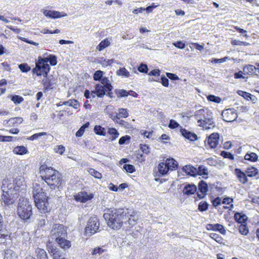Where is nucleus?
<instances>
[{"mask_svg": "<svg viewBox=\"0 0 259 259\" xmlns=\"http://www.w3.org/2000/svg\"><path fill=\"white\" fill-rule=\"evenodd\" d=\"M39 173L42 179L51 189L59 190L62 182V177L58 171L46 165H41L39 167Z\"/></svg>", "mask_w": 259, "mask_h": 259, "instance_id": "f257e3e1", "label": "nucleus"}, {"mask_svg": "<svg viewBox=\"0 0 259 259\" xmlns=\"http://www.w3.org/2000/svg\"><path fill=\"white\" fill-rule=\"evenodd\" d=\"M126 214L122 208L108 209L104 213L103 217L108 227L113 230H118L121 227Z\"/></svg>", "mask_w": 259, "mask_h": 259, "instance_id": "f03ea898", "label": "nucleus"}, {"mask_svg": "<svg viewBox=\"0 0 259 259\" xmlns=\"http://www.w3.org/2000/svg\"><path fill=\"white\" fill-rule=\"evenodd\" d=\"M50 236L61 248H69L71 246L70 242L66 239L67 230L63 225H54L51 231Z\"/></svg>", "mask_w": 259, "mask_h": 259, "instance_id": "7ed1b4c3", "label": "nucleus"}, {"mask_svg": "<svg viewBox=\"0 0 259 259\" xmlns=\"http://www.w3.org/2000/svg\"><path fill=\"white\" fill-rule=\"evenodd\" d=\"M194 115L200 126L206 129L210 128L209 126H214L212 112L208 108H203L196 111Z\"/></svg>", "mask_w": 259, "mask_h": 259, "instance_id": "20e7f679", "label": "nucleus"}, {"mask_svg": "<svg viewBox=\"0 0 259 259\" xmlns=\"http://www.w3.org/2000/svg\"><path fill=\"white\" fill-rule=\"evenodd\" d=\"M17 214L21 219L24 221L30 219L32 215V205L27 199H19L17 207Z\"/></svg>", "mask_w": 259, "mask_h": 259, "instance_id": "39448f33", "label": "nucleus"}, {"mask_svg": "<svg viewBox=\"0 0 259 259\" xmlns=\"http://www.w3.org/2000/svg\"><path fill=\"white\" fill-rule=\"evenodd\" d=\"M50 69L49 65L46 63L45 59L39 56L37 61L35 62V67L33 68L32 72L37 76L43 75L44 77H47Z\"/></svg>", "mask_w": 259, "mask_h": 259, "instance_id": "423d86ee", "label": "nucleus"}, {"mask_svg": "<svg viewBox=\"0 0 259 259\" xmlns=\"http://www.w3.org/2000/svg\"><path fill=\"white\" fill-rule=\"evenodd\" d=\"M101 84H97L96 85V89L97 93V96L99 98L103 97L106 94V90H109L113 89V87L110 82L109 80L106 77H103L100 80Z\"/></svg>", "mask_w": 259, "mask_h": 259, "instance_id": "0eeeda50", "label": "nucleus"}, {"mask_svg": "<svg viewBox=\"0 0 259 259\" xmlns=\"http://www.w3.org/2000/svg\"><path fill=\"white\" fill-rule=\"evenodd\" d=\"M99 221L97 217H91L88 221L87 225L85 228V232L89 235L95 234L99 229Z\"/></svg>", "mask_w": 259, "mask_h": 259, "instance_id": "6e6552de", "label": "nucleus"}, {"mask_svg": "<svg viewBox=\"0 0 259 259\" xmlns=\"http://www.w3.org/2000/svg\"><path fill=\"white\" fill-rule=\"evenodd\" d=\"M48 250L53 259H67L66 249L47 245Z\"/></svg>", "mask_w": 259, "mask_h": 259, "instance_id": "1a4fd4ad", "label": "nucleus"}, {"mask_svg": "<svg viewBox=\"0 0 259 259\" xmlns=\"http://www.w3.org/2000/svg\"><path fill=\"white\" fill-rule=\"evenodd\" d=\"M34 200L35 206L40 212L46 214L49 211L50 205L47 196H45L44 198L40 197Z\"/></svg>", "mask_w": 259, "mask_h": 259, "instance_id": "9d476101", "label": "nucleus"}, {"mask_svg": "<svg viewBox=\"0 0 259 259\" xmlns=\"http://www.w3.org/2000/svg\"><path fill=\"white\" fill-rule=\"evenodd\" d=\"M223 119L226 122H232L238 117L237 111L234 108H229L222 112Z\"/></svg>", "mask_w": 259, "mask_h": 259, "instance_id": "9b49d317", "label": "nucleus"}, {"mask_svg": "<svg viewBox=\"0 0 259 259\" xmlns=\"http://www.w3.org/2000/svg\"><path fill=\"white\" fill-rule=\"evenodd\" d=\"M13 182L15 185L14 190L16 191H19V190L21 191L26 190V185L25 182V179L23 177H17L13 181Z\"/></svg>", "mask_w": 259, "mask_h": 259, "instance_id": "f8f14e48", "label": "nucleus"}, {"mask_svg": "<svg viewBox=\"0 0 259 259\" xmlns=\"http://www.w3.org/2000/svg\"><path fill=\"white\" fill-rule=\"evenodd\" d=\"M32 194L34 200L37 199L39 198H45L46 194L43 191L42 188L40 184L38 183H34L33 185Z\"/></svg>", "mask_w": 259, "mask_h": 259, "instance_id": "ddd939ff", "label": "nucleus"}, {"mask_svg": "<svg viewBox=\"0 0 259 259\" xmlns=\"http://www.w3.org/2000/svg\"><path fill=\"white\" fill-rule=\"evenodd\" d=\"M198 188L199 191L197 193V197L199 199L204 198L208 190L207 183L201 180L198 183Z\"/></svg>", "mask_w": 259, "mask_h": 259, "instance_id": "4468645a", "label": "nucleus"}, {"mask_svg": "<svg viewBox=\"0 0 259 259\" xmlns=\"http://www.w3.org/2000/svg\"><path fill=\"white\" fill-rule=\"evenodd\" d=\"M74 199L76 201H79L82 203H85L87 201L91 200L94 195L93 194H88L87 192L84 191H81L78 194L74 195Z\"/></svg>", "mask_w": 259, "mask_h": 259, "instance_id": "2eb2a0df", "label": "nucleus"}, {"mask_svg": "<svg viewBox=\"0 0 259 259\" xmlns=\"http://www.w3.org/2000/svg\"><path fill=\"white\" fill-rule=\"evenodd\" d=\"M219 140V135L217 133H212L208 137L207 139L205 140V144H207L209 147L211 148H215L218 143Z\"/></svg>", "mask_w": 259, "mask_h": 259, "instance_id": "dca6fc26", "label": "nucleus"}, {"mask_svg": "<svg viewBox=\"0 0 259 259\" xmlns=\"http://www.w3.org/2000/svg\"><path fill=\"white\" fill-rule=\"evenodd\" d=\"M42 13L47 17L53 19L64 17L67 16V14L64 12H59L56 11L44 10Z\"/></svg>", "mask_w": 259, "mask_h": 259, "instance_id": "f3484780", "label": "nucleus"}, {"mask_svg": "<svg viewBox=\"0 0 259 259\" xmlns=\"http://www.w3.org/2000/svg\"><path fill=\"white\" fill-rule=\"evenodd\" d=\"M3 192V194L2 195V203H4L5 205L8 206L13 204L15 200L12 196V194H11L9 191L4 190Z\"/></svg>", "mask_w": 259, "mask_h": 259, "instance_id": "a211bd4d", "label": "nucleus"}, {"mask_svg": "<svg viewBox=\"0 0 259 259\" xmlns=\"http://www.w3.org/2000/svg\"><path fill=\"white\" fill-rule=\"evenodd\" d=\"M243 74L245 75L258 76L257 67L252 65L248 64L245 65L243 68Z\"/></svg>", "mask_w": 259, "mask_h": 259, "instance_id": "6ab92c4d", "label": "nucleus"}, {"mask_svg": "<svg viewBox=\"0 0 259 259\" xmlns=\"http://www.w3.org/2000/svg\"><path fill=\"white\" fill-rule=\"evenodd\" d=\"M180 132L182 136L190 141H195L197 140L198 137L195 134L191 133L185 128H182V127H181Z\"/></svg>", "mask_w": 259, "mask_h": 259, "instance_id": "aec40b11", "label": "nucleus"}, {"mask_svg": "<svg viewBox=\"0 0 259 259\" xmlns=\"http://www.w3.org/2000/svg\"><path fill=\"white\" fill-rule=\"evenodd\" d=\"M106 251L103 247H97L90 250L89 255H92L91 259H96Z\"/></svg>", "mask_w": 259, "mask_h": 259, "instance_id": "412c9836", "label": "nucleus"}, {"mask_svg": "<svg viewBox=\"0 0 259 259\" xmlns=\"http://www.w3.org/2000/svg\"><path fill=\"white\" fill-rule=\"evenodd\" d=\"M206 229L208 230H213L218 231L222 234L225 235L226 234V230L224 227L220 224H208L206 226Z\"/></svg>", "mask_w": 259, "mask_h": 259, "instance_id": "4be33fe9", "label": "nucleus"}, {"mask_svg": "<svg viewBox=\"0 0 259 259\" xmlns=\"http://www.w3.org/2000/svg\"><path fill=\"white\" fill-rule=\"evenodd\" d=\"M197 191V187L193 184H187L183 190L184 194L187 196L194 194Z\"/></svg>", "mask_w": 259, "mask_h": 259, "instance_id": "5701e85b", "label": "nucleus"}, {"mask_svg": "<svg viewBox=\"0 0 259 259\" xmlns=\"http://www.w3.org/2000/svg\"><path fill=\"white\" fill-rule=\"evenodd\" d=\"M9 232L6 229L3 216L0 213V239H5L8 236Z\"/></svg>", "mask_w": 259, "mask_h": 259, "instance_id": "b1692460", "label": "nucleus"}, {"mask_svg": "<svg viewBox=\"0 0 259 259\" xmlns=\"http://www.w3.org/2000/svg\"><path fill=\"white\" fill-rule=\"evenodd\" d=\"M235 173L240 183L245 184L247 182L248 179L247 178L246 174L242 171L240 169L235 168Z\"/></svg>", "mask_w": 259, "mask_h": 259, "instance_id": "393cba45", "label": "nucleus"}, {"mask_svg": "<svg viewBox=\"0 0 259 259\" xmlns=\"http://www.w3.org/2000/svg\"><path fill=\"white\" fill-rule=\"evenodd\" d=\"M183 170L187 175L191 176L194 177L197 175V168L190 165H187L184 166Z\"/></svg>", "mask_w": 259, "mask_h": 259, "instance_id": "a878e982", "label": "nucleus"}, {"mask_svg": "<svg viewBox=\"0 0 259 259\" xmlns=\"http://www.w3.org/2000/svg\"><path fill=\"white\" fill-rule=\"evenodd\" d=\"M234 219L239 224H245L247 220V217L241 212H236L234 214Z\"/></svg>", "mask_w": 259, "mask_h": 259, "instance_id": "bb28decb", "label": "nucleus"}, {"mask_svg": "<svg viewBox=\"0 0 259 259\" xmlns=\"http://www.w3.org/2000/svg\"><path fill=\"white\" fill-rule=\"evenodd\" d=\"M15 186L14 183L13 184L8 182V180H4L3 182L2 189L3 191H9L11 194H12V192L13 191L14 187Z\"/></svg>", "mask_w": 259, "mask_h": 259, "instance_id": "cd10ccee", "label": "nucleus"}, {"mask_svg": "<svg viewBox=\"0 0 259 259\" xmlns=\"http://www.w3.org/2000/svg\"><path fill=\"white\" fill-rule=\"evenodd\" d=\"M238 94L239 95L242 96L246 100L248 101H251L253 102H254L256 99L254 96L244 91H238Z\"/></svg>", "mask_w": 259, "mask_h": 259, "instance_id": "c85d7f7f", "label": "nucleus"}, {"mask_svg": "<svg viewBox=\"0 0 259 259\" xmlns=\"http://www.w3.org/2000/svg\"><path fill=\"white\" fill-rule=\"evenodd\" d=\"M35 252L38 259H49L48 254L44 249L38 247Z\"/></svg>", "mask_w": 259, "mask_h": 259, "instance_id": "c756f323", "label": "nucleus"}, {"mask_svg": "<svg viewBox=\"0 0 259 259\" xmlns=\"http://www.w3.org/2000/svg\"><path fill=\"white\" fill-rule=\"evenodd\" d=\"M107 133L111 136L110 138L111 141L115 140L119 135L118 132L115 128L113 127L108 128Z\"/></svg>", "mask_w": 259, "mask_h": 259, "instance_id": "7c9ffc66", "label": "nucleus"}, {"mask_svg": "<svg viewBox=\"0 0 259 259\" xmlns=\"http://www.w3.org/2000/svg\"><path fill=\"white\" fill-rule=\"evenodd\" d=\"M43 58L45 59L46 63L49 62L50 64L52 66H55L57 63V57L54 55H49Z\"/></svg>", "mask_w": 259, "mask_h": 259, "instance_id": "2f4dec72", "label": "nucleus"}, {"mask_svg": "<svg viewBox=\"0 0 259 259\" xmlns=\"http://www.w3.org/2000/svg\"><path fill=\"white\" fill-rule=\"evenodd\" d=\"M23 120V118L21 117L11 118L8 120H5L4 124L5 125L9 124V125H13L15 123L20 124L22 122Z\"/></svg>", "mask_w": 259, "mask_h": 259, "instance_id": "473e14b6", "label": "nucleus"}, {"mask_svg": "<svg viewBox=\"0 0 259 259\" xmlns=\"http://www.w3.org/2000/svg\"><path fill=\"white\" fill-rule=\"evenodd\" d=\"M158 171L162 176L166 175L169 169L165 162H160L158 166Z\"/></svg>", "mask_w": 259, "mask_h": 259, "instance_id": "72a5a7b5", "label": "nucleus"}, {"mask_svg": "<svg viewBox=\"0 0 259 259\" xmlns=\"http://www.w3.org/2000/svg\"><path fill=\"white\" fill-rule=\"evenodd\" d=\"M169 170H173L178 166V162L174 158H168L165 162Z\"/></svg>", "mask_w": 259, "mask_h": 259, "instance_id": "f704fd0d", "label": "nucleus"}, {"mask_svg": "<svg viewBox=\"0 0 259 259\" xmlns=\"http://www.w3.org/2000/svg\"><path fill=\"white\" fill-rule=\"evenodd\" d=\"M62 105L71 106L74 109H77L79 106V103L77 100L71 99L67 101L63 102Z\"/></svg>", "mask_w": 259, "mask_h": 259, "instance_id": "c9c22d12", "label": "nucleus"}, {"mask_svg": "<svg viewBox=\"0 0 259 259\" xmlns=\"http://www.w3.org/2000/svg\"><path fill=\"white\" fill-rule=\"evenodd\" d=\"M110 44V40L106 38L100 42V44L97 46V49L99 51H102L104 49L108 47Z\"/></svg>", "mask_w": 259, "mask_h": 259, "instance_id": "e433bc0d", "label": "nucleus"}, {"mask_svg": "<svg viewBox=\"0 0 259 259\" xmlns=\"http://www.w3.org/2000/svg\"><path fill=\"white\" fill-rule=\"evenodd\" d=\"M4 259H18V256L12 250L7 249L5 252Z\"/></svg>", "mask_w": 259, "mask_h": 259, "instance_id": "4c0bfd02", "label": "nucleus"}, {"mask_svg": "<svg viewBox=\"0 0 259 259\" xmlns=\"http://www.w3.org/2000/svg\"><path fill=\"white\" fill-rule=\"evenodd\" d=\"M258 156L254 152L247 153L244 156V159L250 161L251 162H255L257 161Z\"/></svg>", "mask_w": 259, "mask_h": 259, "instance_id": "58836bf2", "label": "nucleus"}, {"mask_svg": "<svg viewBox=\"0 0 259 259\" xmlns=\"http://www.w3.org/2000/svg\"><path fill=\"white\" fill-rule=\"evenodd\" d=\"M27 152L26 148L23 146H17L13 150V152L18 155H23L27 153Z\"/></svg>", "mask_w": 259, "mask_h": 259, "instance_id": "ea45409f", "label": "nucleus"}, {"mask_svg": "<svg viewBox=\"0 0 259 259\" xmlns=\"http://www.w3.org/2000/svg\"><path fill=\"white\" fill-rule=\"evenodd\" d=\"M247 176L249 177H252L255 176L257 172V169L253 166L248 167L246 170Z\"/></svg>", "mask_w": 259, "mask_h": 259, "instance_id": "a19ab883", "label": "nucleus"}, {"mask_svg": "<svg viewBox=\"0 0 259 259\" xmlns=\"http://www.w3.org/2000/svg\"><path fill=\"white\" fill-rule=\"evenodd\" d=\"M94 132L97 135L100 136H105L106 132L105 129L102 126L99 125H96L94 127Z\"/></svg>", "mask_w": 259, "mask_h": 259, "instance_id": "79ce46f5", "label": "nucleus"}, {"mask_svg": "<svg viewBox=\"0 0 259 259\" xmlns=\"http://www.w3.org/2000/svg\"><path fill=\"white\" fill-rule=\"evenodd\" d=\"M208 174V169L206 167L203 165H200L197 168V174L198 175H206L207 176Z\"/></svg>", "mask_w": 259, "mask_h": 259, "instance_id": "37998d69", "label": "nucleus"}, {"mask_svg": "<svg viewBox=\"0 0 259 259\" xmlns=\"http://www.w3.org/2000/svg\"><path fill=\"white\" fill-rule=\"evenodd\" d=\"M10 97L11 101H12L16 105L19 104L24 101V99L22 97L19 95H10Z\"/></svg>", "mask_w": 259, "mask_h": 259, "instance_id": "c03bdc74", "label": "nucleus"}, {"mask_svg": "<svg viewBox=\"0 0 259 259\" xmlns=\"http://www.w3.org/2000/svg\"><path fill=\"white\" fill-rule=\"evenodd\" d=\"M45 78L42 80V83L45 87V91H48L51 89L52 83L51 80L47 77H44Z\"/></svg>", "mask_w": 259, "mask_h": 259, "instance_id": "a18cd8bd", "label": "nucleus"}, {"mask_svg": "<svg viewBox=\"0 0 259 259\" xmlns=\"http://www.w3.org/2000/svg\"><path fill=\"white\" fill-rule=\"evenodd\" d=\"M89 125H90L89 122H87L85 124H84L83 125H82L80 127V128L76 132V134H75L76 136L77 137H81L83 135V134L85 131V130L89 127Z\"/></svg>", "mask_w": 259, "mask_h": 259, "instance_id": "49530a36", "label": "nucleus"}, {"mask_svg": "<svg viewBox=\"0 0 259 259\" xmlns=\"http://www.w3.org/2000/svg\"><path fill=\"white\" fill-rule=\"evenodd\" d=\"M115 92L119 98L127 97L129 95V93L125 90L116 89Z\"/></svg>", "mask_w": 259, "mask_h": 259, "instance_id": "de8ad7c7", "label": "nucleus"}, {"mask_svg": "<svg viewBox=\"0 0 259 259\" xmlns=\"http://www.w3.org/2000/svg\"><path fill=\"white\" fill-rule=\"evenodd\" d=\"M208 204L206 201H201L198 204V210L203 212L208 209Z\"/></svg>", "mask_w": 259, "mask_h": 259, "instance_id": "09e8293b", "label": "nucleus"}, {"mask_svg": "<svg viewBox=\"0 0 259 259\" xmlns=\"http://www.w3.org/2000/svg\"><path fill=\"white\" fill-rule=\"evenodd\" d=\"M104 72L101 70L96 71L93 75L94 79L95 81H100L103 77Z\"/></svg>", "mask_w": 259, "mask_h": 259, "instance_id": "8fccbe9b", "label": "nucleus"}, {"mask_svg": "<svg viewBox=\"0 0 259 259\" xmlns=\"http://www.w3.org/2000/svg\"><path fill=\"white\" fill-rule=\"evenodd\" d=\"M118 75L124 76L125 77L130 76V72L125 68H120L116 72Z\"/></svg>", "mask_w": 259, "mask_h": 259, "instance_id": "3c124183", "label": "nucleus"}, {"mask_svg": "<svg viewBox=\"0 0 259 259\" xmlns=\"http://www.w3.org/2000/svg\"><path fill=\"white\" fill-rule=\"evenodd\" d=\"M89 172L91 176L94 177L95 178H97V179H101L102 178L101 174L93 168H90L89 169Z\"/></svg>", "mask_w": 259, "mask_h": 259, "instance_id": "603ef678", "label": "nucleus"}, {"mask_svg": "<svg viewBox=\"0 0 259 259\" xmlns=\"http://www.w3.org/2000/svg\"><path fill=\"white\" fill-rule=\"evenodd\" d=\"M207 99L208 101L216 103H219L221 101V99L219 97H217L212 95H209L207 97Z\"/></svg>", "mask_w": 259, "mask_h": 259, "instance_id": "864d4df0", "label": "nucleus"}, {"mask_svg": "<svg viewBox=\"0 0 259 259\" xmlns=\"http://www.w3.org/2000/svg\"><path fill=\"white\" fill-rule=\"evenodd\" d=\"M239 232L243 235H246L248 233V229L246 224H241L239 227Z\"/></svg>", "mask_w": 259, "mask_h": 259, "instance_id": "5fc2aeb1", "label": "nucleus"}, {"mask_svg": "<svg viewBox=\"0 0 259 259\" xmlns=\"http://www.w3.org/2000/svg\"><path fill=\"white\" fill-rule=\"evenodd\" d=\"M119 112L117 113V115L122 118H126L128 116L127 109L124 108H120L118 110Z\"/></svg>", "mask_w": 259, "mask_h": 259, "instance_id": "6e6d98bb", "label": "nucleus"}, {"mask_svg": "<svg viewBox=\"0 0 259 259\" xmlns=\"http://www.w3.org/2000/svg\"><path fill=\"white\" fill-rule=\"evenodd\" d=\"M19 68L23 72H27L30 70V67L26 63H22L19 65Z\"/></svg>", "mask_w": 259, "mask_h": 259, "instance_id": "4d7b16f0", "label": "nucleus"}, {"mask_svg": "<svg viewBox=\"0 0 259 259\" xmlns=\"http://www.w3.org/2000/svg\"><path fill=\"white\" fill-rule=\"evenodd\" d=\"M47 135V133L46 132H41L38 133L36 134H34L30 137L28 138V140L30 141H33L35 139H38V138L43 136H46Z\"/></svg>", "mask_w": 259, "mask_h": 259, "instance_id": "13d9d810", "label": "nucleus"}, {"mask_svg": "<svg viewBox=\"0 0 259 259\" xmlns=\"http://www.w3.org/2000/svg\"><path fill=\"white\" fill-rule=\"evenodd\" d=\"M221 155L225 158H228L230 160H233L234 158V155L226 151H222Z\"/></svg>", "mask_w": 259, "mask_h": 259, "instance_id": "bf43d9fd", "label": "nucleus"}, {"mask_svg": "<svg viewBox=\"0 0 259 259\" xmlns=\"http://www.w3.org/2000/svg\"><path fill=\"white\" fill-rule=\"evenodd\" d=\"M65 150V147L62 145H57L54 149V150L56 153L61 155L64 153Z\"/></svg>", "mask_w": 259, "mask_h": 259, "instance_id": "052dcab7", "label": "nucleus"}, {"mask_svg": "<svg viewBox=\"0 0 259 259\" xmlns=\"http://www.w3.org/2000/svg\"><path fill=\"white\" fill-rule=\"evenodd\" d=\"M168 127L171 129H175L178 128V127H181L179 123L177 122L176 120L174 119H170L169 120V123L168 125Z\"/></svg>", "mask_w": 259, "mask_h": 259, "instance_id": "680f3d73", "label": "nucleus"}, {"mask_svg": "<svg viewBox=\"0 0 259 259\" xmlns=\"http://www.w3.org/2000/svg\"><path fill=\"white\" fill-rule=\"evenodd\" d=\"M123 167L126 170V171L130 173H133L135 171V166L132 164H125Z\"/></svg>", "mask_w": 259, "mask_h": 259, "instance_id": "e2e57ef3", "label": "nucleus"}, {"mask_svg": "<svg viewBox=\"0 0 259 259\" xmlns=\"http://www.w3.org/2000/svg\"><path fill=\"white\" fill-rule=\"evenodd\" d=\"M47 218V215L45 214L41 216V218L38 219V226L40 227H44L46 225V221ZM48 221V220H47Z\"/></svg>", "mask_w": 259, "mask_h": 259, "instance_id": "0e129e2a", "label": "nucleus"}, {"mask_svg": "<svg viewBox=\"0 0 259 259\" xmlns=\"http://www.w3.org/2000/svg\"><path fill=\"white\" fill-rule=\"evenodd\" d=\"M140 148L143 153L148 154L150 153V148L147 145L140 144Z\"/></svg>", "mask_w": 259, "mask_h": 259, "instance_id": "69168bd1", "label": "nucleus"}, {"mask_svg": "<svg viewBox=\"0 0 259 259\" xmlns=\"http://www.w3.org/2000/svg\"><path fill=\"white\" fill-rule=\"evenodd\" d=\"M138 70L141 73H147L148 71L147 65L144 64H141L138 68Z\"/></svg>", "mask_w": 259, "mask_h": 259, "instance_id": "338daca9", "label": "nucleus"}, {"mask_svg": "<svg viewBox=\"0 0 259 259\" xmlns=\"http://www.w3.org/2000/svg\"><path fill=\"white\" fill-rule=\"evenodd\" d=\"M120 125L124 128L131 129L133 128V125L130 123L129 122L122 120V121H120Z\"/></svg>", "mask_w": 259, "mask_h": 259, "instance_id": "774afa93", "label": "nucleus"}]
</instances>
